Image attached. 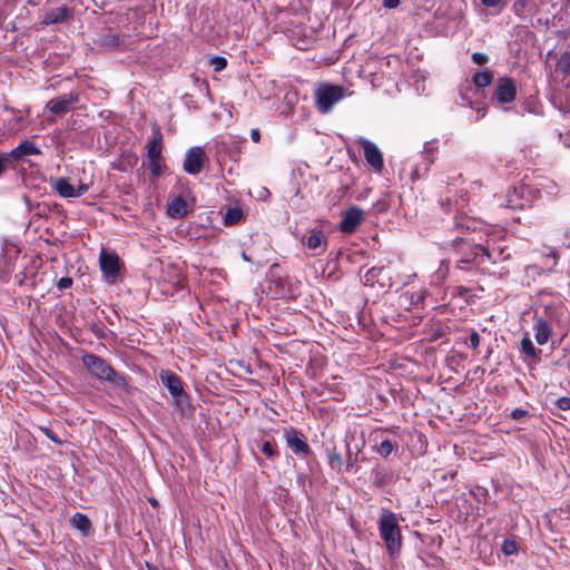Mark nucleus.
<instances>
[{
    "label": "nucleus",
    "mask_w": 570,
    "mask_h": 570,
    "mask_svg": "<svg viewBox=\"0 0 570 570\" xmlns=\"http://www.w3.org/2000/svg\"><path fill=\"white\" fill-rule=\"evenodd\" d=\"M12 159L9 154L0 155V176L4 173V170L11 165Z\"/></svg>",
    "instance_id": "a19ab883"
},
{
    "label": "nucleus",
    "mask_w": 570,
    "mask_h": 570,
    "mask_svg": "<svg viewBox=\"0 0 570 570\" xmlns=\"http://www.w3.org/2000/svg\"><path fill=\"white\" fill-rule=\"evenodd\" d=\"M160 381L174 399V407L181 415L190 411L188 395L184 390L181 379L171 371H163Z\"/></svg>",
    "instance_id": "f03ea898"
},
{
    "label": "nucleus",
    "mask_w": 570,
    "mask_h": 570,
    "mask_svg": "<svg viewBox=\"0 0 570 570\" xmlns=\"http://www.w3.org/2000/svg\"><path fill=\"white\" fill-rule=\"evenodd\" d=\"M507 207H510V208H518V207H522V205L520 204H513L512 200H509V203L507 204Z\"/></svg>",
    "instance_id": "864d4df0"
},
{
    "label": "nucleus",
    "mask_w": 570,
    "mask_h": 570,
    "mask_svg": "<svg viewBox=\"0 0 570 570\" xmlns=\"http://www.w3.org/2000/svg\"><path fill=\"white\" fill-rule=\"evenodd\" d=\"M72 284H73V281L71 277H61L57 282V287H58V289L63 291V289L70 288L72 286Z\"/></svg>",
    "instance_id": "79ce46f5"
},
{
    "label": "nucleus",
    "mask_w": 570,
    "mask_h": 570,
    "mask_svg": "<svg viewBox=\"0 0 570 570\" xmlns=\"http://www.w3.org/2000/svg\"><path fill=\"white\" fill-rule=\"evenodd\" d=\"M521 352L530 358H538L541 351L535 348L528 335L523 336L520 342Z\"/></svg>",
    "instance_id": "cd10ccee"
},
{
    "label": "nucleus",
    "mask_w": 570,
    "mask_h": 570,
    "mask_svg": "<svg viewBox=\"0 0 570 570\" xmlns=\"http://www.w3.org/2000/svg\"><path fill=\"white\" fill-rule=\"evenodd\" d=\"M242 256H243V258H244L245 261H249V258L247 257V255H246V253H245V252H243Z\"/></svg>",
    "instance_id": "4d7b16f0"
},
{
    "label": "nucleus",
    "mask_w": 570,
    "mask_h": 570,
    "mask_svg": "<svg viewBox=\"0 0 570 570\" xmlns=\"http://www.w3.org/2000/svg\"><path fill=\"white\" fill-rule=\"evenodd\" d=\"M250 138L255 141V142H258L261 140V132L258 131V129H252L250 131Z\"/></svg>",
    "instance_id": "603ef678"
},
{
    "label": "nucleus",
    "mask_w": 570,
    "mask_h": 570,
    "mask_svg": "<svg viewBox=\"0 0 570 570\" xmlns=\"http://www.w3.org/2000/svg\"><path fill=\"white\" fill-rule=\"evenodd\" d=\"M491 249H494V257H497L498 261H505L509 258V254L503 256L504 249L502 247L491 245Z\"/></svg>",
    "instance_id": "a18cd8bd"
},
{
    "label": "nucleus",
    "mask_w": 570,
    "mask_h": 570,
    "mask_svg": "<svg viewBox=\"0 0 570 570\" xmlns=\"http://www.w3.org/2000/svg\"><path fill=\"white\" fill-rule=\"evenodd\" d=\"M261 452L266 455L268 459H275L278 456V451L275 449L274 444L269 441H264L261 444Z\"/></svg>",
    "instance_id": "72a5a7b5"
},
{
    "label": "nucleus",
    "mask_w": 570,
    "mask_h": 570,
    "mask_svg": "<svg viewBox=\"0 0 570 570\" xmlns=\"http://www.w3.org/2000/svg\"><path fill=\"white\" fill-rule=\"evenodd\" d=\"M40 154H41L40 149L37 147V145L33 141H31L29 139H24L9 153V156L12 160H22L27 156H33V155H40Z\"/></svg>",
    "instance_id": "a211bd4d"
},
{
    "label": "nucleus",
    "mask_w": 570,
    "mask_h": 570,
    "mask_svg": "<svg viewBox=\"0 0 570 570\" xmlns=\"http://www.w3.org/2000/svg\"><path fill=\"white\" fill-rule=\"evenodd\" d=\"M206 159V154L202 147H191L186 153L184 170L190 175H197L202 171Z\"/></svg>",
    "instance_id": "6e6552de"
},
{
    "label": "nucleus",
    "mask_w": 570,
    "mask_h": 570,
    "mask_svg": "<svg viewBox=\"0 0 570 570\" xmlns=\"http://www.w3.org/2000/svg\"><path fill=\"white\" fill-rule=\"evenodd\" d=\"M435 151V148L433 147V142L429 141L424 145L423 150V160L415 166V168L412 171V176L414 178H421L423 177L429 170L431 165L434 163L433 153Z\"/></svg>",
    "instance_id": "dca6fc26"
},
{
    "label": "nucleus",
    "mask_w": 570,
    "mask_h": 570,
    "mask_svg": "<svg viewBox=\"0 0 570 570\" xmlns=\"http://www.w3.org/2000/svg\"><path fill=\"white\" fill-rule=\"evenodd\" d=\"M163 135L159 129L155 130L153 139L147 144V158L161 159Z\"/></svg>",
    "instance_id": "5701e85b"
},
{
    "label": "nucleus",
    "mask_w": 570,
    "mask_h": 570,
    "mask_svg": "<svg viewBox=\"0 0 570 570\" xmlns=\"http://www.w3.org/2000/svg\"><path fill=\"white\" fill-rule=\"evenodd\" d=\"M481 3L488 8H499L501 10L505 7L507 0H481Z\"/></svg>",
    "instance_id": "58836bf2"
},
{
    "label": "nucleus",
    "mask_w": 570,
    "mask_h": 570,
    "mask_svg": "<svg viewBox=\"0 0 570 570\" xmlns=\"http://www.w3.org/2000/svg\"><path fill=\"white\" fill-rule=\"evenodd\" d=\"M344 97V87L328 83L321 85L315 92L316 107L321 114H327Z\"/></svg>",
    "instance_id": "7ed1b4c3"
},
{
    "label": "nucleus",
    "mask_w": 570,
    "mask_h": 570,
    "mask_svg": "<svg viewBox=\"0 0 570 570\" xmlns=\"http://www.w3.org/2000/svg\"><path fill=\"white\" fill-rule=\"evenodd\" d=\"M475 249L479 253V262L484 263L485 261L491 262L492 264L498 263V258L494 257V249H491V245L488 243L485 246L481 244H475Z\"/></svg>",
    "instance_id": "a878e982"
},
{
    "label": "nucleus",
    "mask_w": 570,
    "mask_h": 570,
    "mask_svg": "<svg viewBox=\"0 0 570 570\" xmlns=\"http://www.w3.org/2000/svg\"><path fill=\"white\" fill-rule=\"evenodd\" d=\"M53 190L63 198L76 197V188L65 177H59L51 183Z\"/></svg>",
    "instance_id": "aec40b11"
},
{
    "label": "nucleus",
    "mask_w": 570,
    "mask_h": 570,
    "mask_svg": "<svg viewBox=\"0 0 570 570\" xmlns=\"http://www.w3.org/2000/svg\"><path fill=\"white\" fill-rule=\"evenodd\" d=\"M191 209L193 206L183 196H176L167 204V214L171 218L186 217Z\"/></svg>",
    "instance_id": "2eb2a0df"
},
{
    "label": "nucleus",
    "mask_w": 570,
    "mask_h": 570,
    "mask_svg": "<svg viewBox=\"0 0 570 570\" xmlns=\"http://www.w3.org/2000/svg\"><path fill=\"white\" fill-rule=\"evenodd\" d=\"M96 42L105 49H115L120 47L125 40L116 33L107 32L100 35Z\"/></svg>",
    "instance_id": "b1692460"
},
{
    "label": "nucleus",
    "mask_w": 570,
    "mask_h": 570,
    "mask_svg": "<svg viewBox=\"0 0 570 570\" xmlns=\"http://www.w3.org/2000/svg\"><path fill=\"white\" fill-rule=\"evenodd\" d=\"M518 551V543L512 539H505L502 543V552L505 556H512Z\"/></svg>",
    "instance_id": "c9c22d12"
},
{
    "label": "nucleus",
    "mask_w": 570,
    "mask_h": 570,
    "mask_svg": "<svg viewBox=\"0 0 570 570\" xmlns=\"http://www.w3.org/2000/svg\"><path fill=\"white\" fill-rule=\"evenodd\" d=\"M72 11L69 9L66 4L49 9L43 12L42 16V23L43 24H55V23H61L66 21L69 17H71Z\"/></svg>",
    "instance_id": "f3484780"
},
{
    "label": "nucleus",
    "mask_w": 570,
    "mask_h": 570,
    "mask_svg": "<svg viewBox=\"0 0 570 570\" xmlns=\"http://www.w3.org/2000/svg\"><path fill=\"white\" fill-rule=\"evenodd\" d=\"M441 265H442V266H445V267L448 268V267H449V262H448V261H442V262H441Z\"/></svg>",
    "instance_id": "6e6d98bb"
},
{
    "label": "nucleus",
    "mask_w": 570,
    "mask_h": 570,
    "mask_svg": "<svg viewBox=\"0 0 570 570\" xmlns=\"http://www.w3.org/2000/svg\"><path fill=\"white\" fill-rule=\"evenodd\" d=\"M478 225L479 223L474 218L465 214H459L454 218V228L462 234L474 232Z\"/></svg>",
    "instance_id": "4be33fe9"
},
{
    "label": "nucleus",
    "mask_w": 570,
    "mask_h": 570,
    "mask_svg": "<svg viewBox=\"0 0 570 570\" xmlns=\"http://www.w3.org/2000/svg\"><path fill=\"white\" fill-rule=\"evenodd\" d=\"M548 317H549V307L546 306L544 315L539 316L534 320V324H533L534 338L539 345L547 344L552 335V326L550 325Z\"/></svg>",
    "instance_id": "f8f14e48"
},
{
    "label": "nucleus",
    "mask_w": 570,
    "mask_h": 570,
    "mask_svg": "<svg viewBox=\"0 0 570 570\" xmlns=\"http://www.w3.org/2000/svg\"><path fill=\"white\" fill-rule=\"evenodd\" d=\"M87 190L88 186L86 184H80L78 188H76V197L83 195L85 193H87Z\"/></svg>",
    "instance_id": "8fccbe9b"
},
{
    "label": "nucleus",
    "mask_w": 570,
    "mask_h": 570,
    "mask_svg": "<svg viewBox=\"0 0 570 570\" xmlns=\"http://www.w3.org/2000/svg\"><path fill=\"white\" fill-rule=\"evenodd\" d=\"M493 73L490 70L478 71L473 75L472 81L476 88H485L491 85Z\"/></svg>",
    "instance_id": "bb28decb"
},
{
    "label": "nucleus",
    "mask_w": 570,
    "mask_h": 570,
    "mask_svg": "<svg viewBox=\"0 0 570 570\" xmlns=\"http://www.w3.org/2000/svg\"><path fill=\"white\" fill-rule=\"evenodd\" d=\"M38 430L43 433L48 439L57 444H62V440L58 438V435L48 426H38Z\"/></svg>",
    "instance_id": "e433bc0d"
},
{
    "label": "nucleus",
    "mask_w": 570,
    "mask_h": 570,
    "mask_svg": "<svg viewBox=\"0 0 570 570\" xmlns=\"http://www.w3.org/2000/svg\"><path fill=\"white\" fill-rule=\"evenodd\" d=\"M400 4V0H383V6L387 9H394Z\"/></svg>",
    "instance_id": "de8ad7c7"
},
{
    "label": "nucleus",
    "mask_w": 570,
    "mask_h": 570,
    "mask_svg": "<svg viewBox=\"0 0 570 570\" xmlns=\"http://www.w3.org/2000/svg\"><path fill=\"white\" fill-rule=\"evenodd\" d=\"M394 450V444L391 440H383L377 446L376 452L382 458H387Z\"/></svg>",
    "instance_id": "473e14b6"
},
{
    "label": "nucleus",
    "mask_w": 570,
    "mask_h": 570,
    "mask_svg": "<svg viewBox=\"0 0 570 570\" xmlns=\"http://www.w3.org/2000/svg\"><path fill=\"white\" fill-rule=\"evenodd\" d=\"M448 246L452 252L460 256L461 263H473L479 258L475 244L470 243L464 237H455Z\"/></svg>",
    "instance_id": "423d86ee"
},
{
    "label": "nucleus",
    "mask_w": 570,
    "mask_h": 570,
    "mask_svg": "<svg viewBox=\"0 0 570 570\" xmlns=\"http://www.w3.org/2000/svg\"><path fill=\"white\" fill-rule=\"evenodd\" d=\"M243 217V210L238 207H229L224 215V224L226 226L237 224Z\"/></svg>",
    "instance_id": "c85d7f7f"
},
{
    "label": "nucleus",
    "mask_w": 570,
    "mask_h": 570,
    "mask_svg": "<svg viewBox=\"0 0 570 570\" xmlns=\"http://www.w3.org/2000/svg\"><path fill=\"white\" fill-rule=\"evenodd\" d=\"M480 335L476 331L472 330L470 334V347L476 350L480 345Z\"/></svg>",
    "instance_id": "37998d69"
},
{
    "label": "nucleus",
    "mask_w": 570,
    "mask_h": 570,
    "mask_svg": "<svg viewBox=\"0 0 570 570\" xmlns=\"http://www.w3.org/2000/svg\"><path fill=\"white\" fill-rule=\"evenodd\" d=\"M327 462L333 470H336L337 472L342 471L343 459L342 455L336 452L335 448L327 450Z\"/></svg>",
    "instance_id": "7c9ffc66"
},
{
    "label": "nucleus",
    "mask_w": 570,
    "mask_h": 570,
    "mask_svg": "<svg viewBox=\"0 0 570 570\" xmlns=\"http://www.w3.org/2000/svg\"><path fill=\"white\" fill-rule=\"evenodd\" d=\"M100 269L108 284H115L120 273V259L117 254L102 249L99 256Z\"/></svg>",
    "instance_id": "20e7f679"
},
{
    "label": "nucleus",
    "mask_w": 570,
    "mask_h": 570,
    "mask_svg": "<svg viewBox=\"0 0 570 570\" xmlns=\"http://www.w3.org/2000/svg\"><path fill=\"white\" fill-rule=\"evenodd\" d=\"M379 531L389 554L392 558L399 556L402 547V534L397 515L387 509H383L379 518Z\"/></svg>",
    "instance_id": "f257e3e1"
},
{
    "label": "nucleus",
    "mask_w": 570,
    "mask_h": 570,
    "mask_svg": "<svg viewBox=\"0 0 570 570\" xmlns=\"http://www.w3.org/2000/svg\"><path fill=\"white\" fill-rule=\"evenodd\" d=\"M471 59L478 66H484L489 62V56L483 52H473Z\"/></svg>",
    "instance_id": "4c0bfd02"
},
{
    "label": "nucleus",
    "mask_w": 570,
    "mask_h": 570,
    "mask_svg": "<svg viewBox=\"0 0 570 570\" xmlns=\"http://www.w3.org/2000/svg\"><path fill=\"white\" fill-rule=\"evenodd\" d=\"M284 438L286 444L293 452L296 454L308 455L311 453V448L305 440L299 438L298 432L294 428L286 429L284 431Z\"/></svg>",
    "instance_id": "4468645a"
},
{
    "label": "nucleus",
    "mask_w": 570,
    "mask_h": 570,
    "mask_svg": "<svg viewBox=\"0 0 570 570\" xmlns=\"http://www.w3.org/2000/svg\"><path fill=\"white\" fill-rule=\"evenodd\" d=\"M527 414V411L523 410V409H514L512 412H511V416L512 419H515V420H519L521 417H523L524 415Z\"/></svg>",
    "instance_id": "49530a36"
},
{
    "label": "nucleus",
    "mask_w": 570,
    "mask_h": 570,
    "mask_svg": "<svg viewBox=\"0 0 570 570\" xmlns=\"http://www.w3.org/2000/svg\"><path fill=\"white\" fill-rule=\"evenodd\" d=\"M358 145L363 148L364 157L367 164L373 168L374 171L381 173L384 168V161L383 155L379 147L365 138H360Z\"/></svg>",
    "instance_id": "0eeeda50"
},
{
    "label": "nucleus",
    "mask_w": 570,
    "mask_h": 570,
    "mask_svg": "<svg viewBox=\"0 0 570 570\" xmlns=\"http://www.w3.org/2000/svg\"><path fill=\"white\" fill-rule=\"evenodd\" d=\"M386 273V268L384 266H373L368 268L364 275H361L362 283L365 286H374L376 283L383 288L385 284L382 283V277Z\"/></svg>",
    "instance_id": "6ab92c4d"
},
{
    "label": "nucleus",
    "mask_w": 570,
    "mask_h": 570,
    "mask_svg": "<svg viewBox=\"0 0 570 570\" xmlns=\"http://www.w3.org/2000/svg\"><path fill=\"white\" fill-rule=\"evenodd\" d=\"M558 409L562 411H569L570 410V397L562 396L557 400L556 402Z\"/></svg>",
    "instance_id": "c03bdc74"
},
{
    "label": "nucleus",
    "mask_w": 570,
    "mask_h": 570,
    "mask_svg": "<svg viewBox=\"0 0 570 570\" xmlns=\"http://www.w3.org/2000/svg\"><path fill=\"white\" fill-rule=\"evenodd\" d=\"M82 363L87 370L100 381H106L112 374V367L102 357L96 354H85Z\"/></svg>",
    "instance_id": "39448f33"
},
{
    "label": "nucleus",
    "mask_w": 570,
    "mask_h": 570,
    "mask_svg": "<svg viewBox=\"0 0 570 570\" xmlns=\"http://www.w3.org/2000/svg\"><path fill=\"white\" fill-rule=\"evenodd\" d=\"M302 243L307 246L308 249L314 250L315 255H320L325 252L327 237L322 226H315L308 229L307 235L302 238Z\"/></svg>",
    "instance_id": "1a4fd4ad"
},
{
    "label": "nucleus",
    "mask_w": 570,
    "mask_h": 570,
    "mask_svg": "<svg viewBox=\"0 0 570 570\" xmlns=\"http://www.w3.org/2000/svg\"><path fill=\"white\" fill-rule=\"evenodd\" d=\"M70 523L73 528L81 531L83 534H88L92 527L89 518L86 514L79 512L71 517Z\"/></svg>",
    "instance_id": "393cba45"
},
{
    "label": "nucleus",
    "mask_w": 570,
    "mask_h": 570,
    "mask_svg": "<svg viewBox=\"0 0 570 570\" xmlns=\"http://www.w3.org/2000/svg\"><path fill=\"white\" fill-rule=\"evenodd\" d=\"M493 97L500 104L512 102L517 97V87L512 78H499Z\"/></svg>",
    "instance_id": "9b49d317"
},
{
    "label": "nucleus",
    "mask_w": 570,
    "mask_h": 570,
    "mask_svg": "<svg viewBox=\"0 0 570 570\" xmlns=\"http://www.w3.org/2000/svg\"><path fill=\"white\" fill-rule=\"evenodd\" d=\"M212 65L214 66L215 71H222L226 68L227 61L225 58L216 56L212 59Z\"/></svg>",
    "instance_id": "ea45409f"
},
{
    "label": "nucleus",
    "mask_w": 570,
    "mask_h": 570,
    "mask_svg": "<svg viewBox=\"0 0 570 570\" xmlns=\"http://www.w3.org/2000/svg\"><path fill=\"white\" fill-rule=\"evenodd\" d=\"M355 441H351V452H355Z\"/></svg>",
    "instance_id": "5fc2aeb1"
},
{
    "label": "nucleus",
    "mask_w": 570,
    "mask_h": 570,
    "mask_svg": "<svg viewBox=\"0 0 570 570\" xmlns=\"http://www.w3.org/2000/svg\"><path fill=\"white\" fill-rule=\"evenodd\" d=\"M364 212L357 207H350L342 216L340 230L344 234H353L362 224Z\"/></svg>",
    "instance_id": "9d476101"
},
{
    "label": "nucleus",
    "mask_w": 570,
    "mask_h": 570,
    "mask_svg": "<svg viewBox=\"0 0 570 570\" xmlns=\"http://www.w3.org/2000/svg\"><path fill=\"white\" fill-rule=\"evenodd\" d=\"M472 263H461V258L456 262V268L462 271H469Z\"/></svg>",
    "instance_id": "3c124183"
},
{
    "label": "nucleus",
    "mask_w": 570,
    "mask_h": 570,
    "mask_svg": "<svg viewBox=\"0 0 570 570\" xmlns=\"http://www.w3.org/2000/svg\"><path fill=\"white\" fill-rule=\"evenodd\" d=\"M557 71L564 77L570 75V52L566 51L560 56L557 62Z\"/></svg>",
    "instance_id": "2f4dec72"
},
{
    "label": "nucleus",
    "mask_w": 570,
    "mask_h": 570,
    "mask_svg": "<svg viewBox=\"0 0 570 570\" xmlns=\"http://www.w3.org/2000/svg\"><path fill=\"white\" fill-rule=\"evenodd\" d=\"M106 381L110 382L118 391L127 392L129 389L126 377L117 373L114 368L112 374H110Z\"/></svg>",
    "instance_id": "c756f323"
},
{
    "label": "nucleus",
    "mask_w": 570,
    "mask_h": 570,
    "mask_svg": "<svg viewBox=\"0 0 570 570\" xmlns=\"http://www.w3.org/2000/svg\"><path fill=\"white\" fill-rule=\"evenodd\" d=\"M344 441L346 448L345 465L346 470L351 471L358 461V454L361 452L362 446L358 443H355V452H351V441H355L354 434H347Z\"/></svg>",
    "instance_id": "412c9836"
},
{
    "label": "nucleus",
    "mask_w": 570,
    "mask_h": 570,
    "mask_svg": "<svg viewBox=\"0 0 570 570\" xmlns=\"http://www.w3.org/2000/svg\"><path fill=\"white\" fill-rule=\"evenodd\" d=\"M79 101L78 92H69L67 95L60 96L56 99H51L47 104V108L55 115H63L67 114L73 104Z\"/></svg>",
    "instance_id": "ddd939ff"
},
{
    "label": "nucleus",
    "mask_w": 570,
    "mask_h": 570,
    "mask_svg": "<svg viewBox=\"0 0 570 570\" xmlns=\"http://www.w3.org/2000/svg\"><path fill=\"white\" fill-rule=\"evenodd\" d=\"M148 169L154 178H158L163 174L160 159L148 158Z\"/></svg>",
    "instance_id": "f704fd0d"
},
{
    "label": "nucleus",
    "mask_w": 570,
    "mask_h": 570,
    "mask_svg": "<svg viewBox=\"0 0 570 570\" xmlns=\"http://www.w3.org/2000/svg\"><path fill=\"white\" fill-rule=\"evenodd\" d=\"M525 6V0H518L514 6H513V9H514V12L518 14V16H521V8H523Z\"/></svg>",
    "instance_id": "09e8293b"
}]
</instances>
